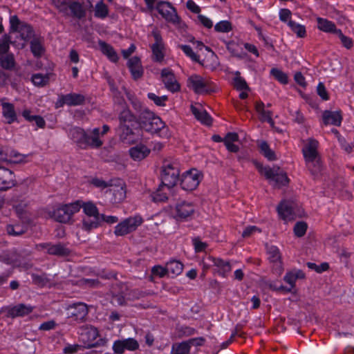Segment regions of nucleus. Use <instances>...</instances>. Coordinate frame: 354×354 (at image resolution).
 I'll return each instance as SVG.
<instances>
[{"mask_svg":"<svg viewBox=\"0 0 354 354\" xmlns=\"http://www.w3.org/2000/svg\"><path fill=\"white\" fill-rule=\"evenodd\" d=\"M189 82L192 84L194 91L196 93H211L214 91L208 84L199 75H193L189 78Z\"/></svg>","mask_w":354,"mask_h":354,"instance_id":"obj_21","label":"nucleus"},{"mask_svg":"<svg viewBox=\"0 0 354 354\" xmlns=\"http://www.w3.org/2000/svg\"><path fill=\"white\" fill-rule=\"evenodd\" d=\"M306 166L310 171L311 175L316 177L322 171V162L319 158L310 160H305Z\"/></svg>","mask_w":354,"mask_h":354,"instance_id":"obj_38","label":"nucleus"},{"mask_svg":"<svg viewBox=\"0 0 354 354\" xmlns=\"http://www.w3.org/2000/svg\"><path fill=\"white\" fill-rule=\"evenodd\" d=\"M257 167L259 172L264 175L266 179L273 182L274 187L279 188L288 185L290 180L286 173L282 171L279 167H263L262 165H258Z\"/></svg>","mask_w":354,"mask_h":354,"instance_id":"obj_5","label":"nucleus"},{"mask_svg":"<svg viewBox=\"0 0 354 354\" xmlns=\"http://www.w3.org/2000/svg\"><path fill=\"white\" fill-rule=\"evenodd\" d=\"M337 35L340 39L342 45L347 49H350L353 47V43L351 38L345 36L341 30H338Z\"/></svg>","mask_w":354,"mask_h":354,"instance_id":"obj_61","label":"nucleus"},{"mask_svg":"<svg viewBox=\"0 0 354 354\" xmlns=\"http://www.w3.org/2000/svg\"><path fill=\"white\" fill-rule=\"evenodd\" d=\"M194 212V207L192 203L186 201H181L176 205L173 212L174 217L176 220H185L191 216Z\"/></svg>","mask_w":354,"mask_h":354,"instance_id":"obj_16","label":"nucleus"},{"mask_svg":"<svg viewBox=\"0 0 354 354\" xmlns=\"http://www.w3.org/2000/svg\"><path fill=\"white\" fill-rule=\"evenodd\" d=\"M139 348L138 342L133 338L116 340L113 345V350L116 354H122L124 350L136 351Z\"/></svg>","mask_w":354,"mask_h":354,"instance_id":"obj_17","label":"nucleus"},{"mask_svg":"<svg viewBox=\"0 0 354 354\" xmlns=\"http://www.w3.org/2000/svg\"><path fill=\"white\" fill-rule=\"evenodd\" d=\"M269 259L272 262H278L280 261L281 257L278 248L275 246H272L268 250Z\"/></svg>","mask_w":354,"mask_h":354,"instance_id":"obj_63","label":"nucleus"},{"mask_svg":"<svg viewBox=\"0 0 354 354\" xmlns=\"http://www.w3.org/2000/svg\"><path fill=\"white\" fill-rule=\"evenodd\" d=\"M232 29V24L229 21H221L214 26V30L218 32H228Z\"/></svg>","mask_w":354,"mask_h":354,"instance_id":"obj_56","label":"nucleus"},{"mask_svg":"<svg viewBox=\"0 0 354 354\" xmlns=\"http://www.w3.org/2000/svg\"><path fill=\"white\" fill-rule=\"evenodd\" d=\"M189 351L190 348L188 343L183 342L173 346L171 354H189Z\"/></svg>","mask_w":354,"mask_h":354,"instance_id":"obj_50","label":"nucleus"},{"mask_svg":"<svg viewBox=\"0 0 354 354\" xmlns=\"http://www.w3.org/2000/svg\"><path fill=\"white\" fill-rule=\"evenodd\" d=\"M97 336L98 331L96 328L89 327L84 329L80 333V339L84 344V347L90 348L100 345H104L106 343V341L103 339H100L97 342L93 343Z\"/></svg>","mask_w":354,"mask_h":354,"instance_id":"obj_10","label":"nucleus"},{"mask_svg":"<svg viewBox=\"0 0 354 354\" xmlns=\"http://www.w3.org/2000/svg\"><path fill=\"white\" fill-rule=\"evenodd\" d=\"M89 183L94 187L102 189L113 186L112 180L106 182L101 178L96 177L91 178L89 181Z\"/></svg>","mask_w":354,"mask_h":354,"instance_id":"obj_52","label":"nucleus"},{"mask_svg":"<svg viewBox=\"0 0 354 354\" xmlns=\"http://www.w3.org/2000/svg\"><path fill=\"white\" fill-rule=\"evenodd\" d=\"M166 266L168 274H171L173 276L179 275L183 270V264L176 260L169 261Z\"/></svg>","mask_w":354,"mask_h":354,"instance_id":"obj_39","label":"nucleus"},{"mask_svg":"<svg viewBox=\"0 0 354 354\" xmlns=\"http://www.w3.org/2000/svg\"><path fill=\"white\" fill-rule=\"evenodd\" d=\"M342 117L340 111H325L323 113V121L324 124H333L337 127L341 125Z\"/></svg>","mask_w":354,"mask_h":354,"instance_id":"obj_27","label":"nucleus"},{"mask_svg":"<svg viewBox=\"0 0 354 354\" xmlns=\"http://www.w3.org/2000/svg\"><path fill=\"white\" fill-rule=\"evenodd\" d=\"M156 9L167 22L176 26L180 24L181 21L180 18L177 13L176 9L170 2L160 1L157 2Z\"/></svg>","mask_w":354,"mask_h":354,"instance_id":"obj_7","label":"nucleus"},{"mask_svg":"<svg viewBox=\"0 0 354 354\" xmlns=\"http://www.w3.org/2000/svg\"><path fill=\"white\" fill-rule=\"evenodd\" d=\"M200 174L196 169H191L183 175L180 180L181 187L187 191L195 189L200 183Z\"/></svg>","mask_w":354,"mask_h":354,"instance_id":"obj_12","label":"nucleus"},{"mask_svg":"<svg viewBox=\"0 0 354 354\" xmlns=\"http://www.w3.org/2000/svg\"><path fill=\"white\" fill-rule=\"evenodd\" d=\"M27 231V227L21 225H8L6 232L9 235L17 236L24 234Z\"/></svg>","mask_w":354,"mask_h":354,"instance_id":"obj_41","label":"nucleus"},{"mask_svg":"<svg viewBox=\"0 0 354 354\" xmlns=\"http://www.w3.org/2000/svg\"><path fill=\"white\" fill-rule=\"evenodd\" d=\"M161 76L165 88L168 91L174 93L180 90V86L171 70L167 68H163L161 71Z\"/></svg>","mask_w":354,"mask_h":354,"instance_id":"obj_18","label":"nucleus"},{"mask_svg":"<svg viewBox=\"0 0 354 354\" xmlns=\"http://www.w3.org/2000/svg\"><path fill=\"white\" fill-rule=\"evenodd\" d=\"M192 243L196 252L205 251L207 247V244L205 242H202L199 237H194L192 239Z\"/></svg>","mask_w":354,"mask_h":354,"instance_id":"obj_62","label":"nucleus"},{"mask_svg":"<svg viewBox=\"0 0 354 354\" xmlns=\"http://www.w3.org/2000/svg\"><path fill=\"white\" fill-rule=\"evenodd\" d=\"M80 283L88 288H99L102 286L101 282L97 279H85L80 280Z\"/></svg>","mask_w":354,"mask_h":354,"instance_id":"obj_59","label":"nucleus"},{"mask_svg":"<svg viewBox=\"0 0 354 354\" xmlns=\"http://www.w3.org/2000/svg\"><path fill=\"white\" fill-rule=\"evenodd\" d=\"M114 196V201L115 203L120 202L126 197V191L122 186L117 187L110 190Z\"/></svg>","mask_w":354,"mask_h":354,"instance_id":"obj_55","label":"nucleus"},{"mask_svg":"<svg viewBox=\"0 0 354 354\" xmlns=\"http://www.w3.org/2000/svg\"><path fill=\"white\" fill-rule=\"evenodd\" d=\"M296 204L290 201H282L277 206L279 216L283 220H293L296 217Z\"/></svg>","mask_w":354,"mask_h":354,"instance_id":"obj_15","label":"nucleus"},{"mask_svg":"<svg viewBox=\"0 0 354 354\" xmlns=\"http://www.w3.org/2000/svg\"><path fill=\"white\" fill-rule=\"evenodd\" d=\"M80 204L85 214L82 219V229L90 232L100 225V214L96 205L91 201L86 203L80 201Z\"/></svg>","mask_w":354,"mask_h":354,"instance_id":"obj_4","label":"nucleus"},{"mask_svg":"<svg viewBox=\"0 0 354 354\" xmlns=\"http://www.w3.org/2000/svg\"><path fill=\"white\" fill-rule=\"evenodd\" d=\"M14 174L11 170L5 167H0V190H6L14 186Z\"/></svg>","mask_w":354,"mask_h":354,"instance_id":"obj_22","label":"nucleus"},{"mask_svg":"<svg viewBox=\"0 0 354 354\" xmlns=\"http://www.w3.org/2000/svg\"><path fill=\"white\" fill-rule=\"evenodd\" d=\"M84 101L85 97L83 95L73 93L62 95L59 102L60 106H62L63 104H67L68 106H78L83 104Z\"/></svg>","mask_w":354,"mask_h":354,"instance_id":"obj_24","label":"nucleus"},{"mask_svg":"<svg viewBox=\"0 0 354 354\" xmlns=\"http://www.w3.org/2000/svg\"><path fill=\"white\" fill-rule=\"evenodd\" d=\"M23 117L28 122H35L36 125L39 128H44L46 125V122L44 118L40 115H31V111L30 110L26 109L22 112Z\"/></svg>","mask_w":354,"mask_h":354,"instance_id":"obj_37","label":"nucleus"},{"mask_svg":"<svg viewBox=\"0 0 354 354\" xmlns=\"http://www.w3.org/2000/svg\"><path fill=\"white\" fill-rule=\"evenodd\" d=\"M5 310L6 311V317L15 318L29 315L32 312L33 307L30 305L19 304L12 307H8Z\"/></svg>","mask_w":354,"mask_h":354,"instance_id":"obj_19","label":"nucleus"},{"mask_svg":"<svg viewBox=\"0 0 354 354\" xmlns=\"http://www.w3.org/2000/svg\"><path fill=\"white\" fill-rule=\"evenodd\" d=\"M80 201H77L69 204L59 205L55 207L53 210L49 211L48 215L59 223H66L71 220L75 213L80 211Z\"/></svg>","mask_w":354,"mask_h":354,"instance_id":"obj_3","label":"nucleus"},{"mask_svg":"<svg viewBox=\"0 0 354 354\" xmlns=\"http://www.w3.org/2000/svg\"><path fill=\"white\" fill-rule=\"evenodd\" d=\"M0 64L2 68L10 70L15 66V59L12 55L7 54L0 58Z\"/></svg>","mask_w":354,"mask_h":354,"instance_id":"obj_47","label":"nucleus"},{"mask_svg":"<svg viewBox=\"0 0 354 354\" xmlns=\"http://www.w3.org/2000/svg\"><path fill=\"white\" fill-rule=\"evenodd\" d=\"M270 74L280 83L286 84L288 82V77L286 73L277 68H272Z\"/></svg>","mask_w":354,"mask_h":354,"instance_id":"obj_49","label":"nucleus"},{"mask_svg":"<svg viewBox=\"0 0 354 354\" xmlns=\"http://www.w3.org/2000/svg\"><path fill=\"white\" fill-rule=\"evenodd\" d=\"M149 99L152 100L157 106H164L165 105V102L168 100L167 95H162L159 97L153 93H149L147 95Z\"/></svg>","mask_w":354,"mask_h":354,"instance_id":"obj_60","label":"nucleus"},{"mask_svg":"<svg viewBox=\"0 0 354 354\" xmlns=\"http://www.w3.org/2000/svg\"><path fill=\"white\" fill-rule=\"evenodd\" d=\"M68 9L71 11V15L75 19H82L85 18L86 10L82 3L78 1H69Z\"/></svg>","mask_w":354,"mask_h":354,"instance_id":"obj_28","label":"nucleus"},{"mask_svg":"<svg viewBox=\"0 0 354 354\" xmlns=\"http://www.w3.org/2000/svg\"><path fill=\"white\" fill-rule=\"evenodd\" d=\"M318 142L313 138H309L308 144L302 149L305 160H310L319 158L317 152Z\"/></svg>","mask_w":354,"mask_h":354,"instance_id":"obj_25","label":"nucleus"},{"mask_svg":"<svg viewBox=\"0 0 354 354\" xmlns=\"http://www.w3.org/2000/svg\"><path fill=\"white\" fill-rule=\"evenodd\" d=\"M120 286H121V289H122L121 292L118 293V294H114L112 297L111 302L113 304H117L118 306H124L126 304V301H125L126 294H125L124 291L123 290V288L127 290V286L124 285V284H121Z\"/></svg>","mask_w":354,"mask_h":354,"instance_id":"obj_48","label":"nucleus"},{"mask_svg":"<svg viewBox=\"0 0 354 354\" xmlns=\"http://www.w3.org/2000/svg\"><path fill=\"white\" fill-rule=\"evenodd\" d=\"M288 25L291 30L297 34V37L303 38L306 35V28L304 26L297 24L296 22L290 20Z\"/></svg>","mask_w":354,"mask_h":354,"instance_id":"obj_46","label":"nucleus"},{"mask_svg":"<svg viewBox=\"0 0 354 354\" xmlns=\"http://www.w3.org/2000/svg\"><path fill=\"white\" fill-rule=\"evenodd\" d=\"M32 81L35 85L43 86L48 82L49 77L48 75H44L41 73H37L32 76Z\"/></svg>","mask_w":354,"mask_h":354,"instance_id":"obj_51","label":"nucleus"},{"mask_svg":"<svg viewBox=\"0 0 354 354\" xmlns=\"http://www.w3.org/2000/svg\"><path fill=\"white\" fill-rule=\"evenodd\" d=\"M10 32H19L21 38L28 41L36 37L32 27L24 21H20L17 15H12L10 18Z\"/></svg>","mask_w":354,"mask_h":354,"instance_id":"obj_6","label":"nucleus"},{"mask_svg":"<svg viewBox=\"0 0 354 354\" xmlns=\"http://www.w3.org/2000/svg\"><path fill=\"white\" fill-rule=\"evenodd\" d=\"M179 48L187 57H190L192 60L197 63L199 62V56L194 53L192 48L189 45H179Z\"/></svg>","mask_w":354,"mask_h":354,"instance_id":"obj_58","label":"nucleus"},{"mask_svg":"<svg viewBox=\"0 0 354 354\" xmlns=\"http://www.w3.org/2000/svg\"><path fill=\"white\" fill-rule=\"evenodd\" d=\"M191 110L195 118L203 124L208 126L212 124V119L206 111L198 109L193 105L191 106Z\"/></svg>","mask_w":354,"mask_h":354,"instance_id":"obj_36","label":"nucleus"},{"mask_svg":"<svg viewBox=\"0 0 354 354\" xmlns=\"http://www.w3.org/2000/svg\"><path fill=\"white\" fill-rule=\"evenodd\" d=\"M12 43L10 41V37L8 35H4L0 39V54L6 53L10 48V44Z\"/></svg>","mask_w":354,"mask_h":354,"instance_id":"obj_57","label":"nucleus"},{"mask_svg":"<svg viewBox=\"0 0 354 354\" xmlns=\"http://www.w3.org/2000/svg\"><path fill=\"white\" fill-rule=\"evenodd\" d=\"M283 280L290 285L289 288H291V290L294 289L295 286L296 279L294 275V272H288L283 277Z\"/></svg>","mask_w":354,"mask_h":354,"instance_id":"obj_64","label":"nucleus"},{"mask_svg":"<svg viewBox=\"0 0 354 354\" xmlns=\"http://www.w3.org/2000/svg\"><path fill=\"white\" fill-rule=\"evenodd\" d=\"M154 37L155 43L151 46L152 51V59L156 62H161L164 57V43L160 31L153 30L151 32Z\"/></svg>","mask_w":354,"mask_h":354,"instance_id":"obj_13","label":"nucleus"},{"mask_svg":"<svg viewBox=\"0 0 354 354\" xmlns=\"http://www.w3.org/2000/svg\"><path fill=\"white\" fill-rule=\"evenodd\" d=\"M69 318L77 322H83L86 320L88 313L87 306L84 303L74 304L68 309Z\"/></svg>","mask_w":354,"mask_h":354,"instance_id":"obj_14","label":"nucleus"},{"mask_svg":"<svg viewBox=\"0 0 354 354\" xmlns=\"http://www.w3.org/2000/svg\"><path fill=\"white\" fill-rule=\"evenodd\" d=\"M205 50L208 51L209 54L206 55L205 58L202 61L199 59L198 64L211 70L216 69L219 66L217 55L209 47H205Z\"/></svg>","mask_w":354,"mask_h":354,"instance_id":"obj_26","label":"nucleus"},{"mask_svg":"<svg viewBox=\"0 0 354 354\" xmlns=\"http://www.w3.org/2000/svg\"><path fill=\"white\" fill-rule=\"evenodd\" d=\"M42 248L46 249L47 252L51 255L59 257H66L71 253V250L62 243L52 245L51 243H42L39 245Z\"/></svg>","mask_w":354,"mask_h":354,"instance_id":"obj_23","label":"nucleus"},{"mask_svg":"<svg viewBox=\"0 0 354 354\" xmlns=\"http://www.w3.org/2000/svg\"><path fill=\"white\" fill-rule=\"evenodd\" d=\"M71 136L81 149H85L86 132L82 128L75 127L70 131Z\"/></svg>","mask_w":354,"mask_h":354,"instance_id":"obj_29","label":"nucleus"},{"mask_svg":"<svg viewBox=\"0 0 354 354\" xmlns=\"http://www.w3.org/2000/svg\"><path fill=\"white\" fill-rule=\"evenodd\" d=\"M150 153V149L144 145H138L129 149V154L134 160H141Z\"/></svg>","mask_w":354,"mask_h":354,"instance_id":"obj_30","label":"nucleus"},{"mask_svg":"<svg viewBox=\"0 0 354 354\" xmlns=\"http://www.w3.org/2000/svg\"><path fill=\"white\" fill-rule=\"evenodd\" d=\"M180 171L174 164L168 163L163 167L161 174V185L170 189L178 180Z\"/></svg>","mask_w":354,"mask_h":354,"instance_id":"obj_9","label":"nucleus"},{"mask_svg":"<svg viewBox=\"0 0 354 354\" xmlns=\"http://www.w3.org/2000/svg\"><path fill=\"white\" fill-rule=\"evenodd\" d=\"M119 126L118 133L120 140L125 143L133 142L136 139V133L127 123L134 122L135 115L129 107H124L118 115Z\"/></svg>","mask_w":354,"mask_h":354,"instance_id":"obj_2","label":"nucleus"},{"mask_svg":"<svg viewBox=\"0 0 354 354\" xmlns=\"http://www.w3.org/2000/svg\"><path fill=\"white\" fill-rule=\"evenodd\" d=\"M213 265L218 268L217 272L223 277H225L231 271V265L229 261H225L221 259L212 257Z\"/></svg>","mask_w":354,"mask_h":354,"instance_id":"obj_33","label":"nucleus"},{"mask_svg":"<svg viewBox=\"0 0 354 354\" xmlns=\"http://www.w3.org/2000/svg\"><path fill=\"white\" fill-rule=\"evenodd\" d=\"M234 78V87L238 91H248L250 88L245 80L241 77L240 72L236 71Z\"/></svg>","mask_w":354,"mask_h":354,"instance_id":"obj_44","label":"nucleus"},{"mask_svg":"<svg viewBox=\"0 0 354 354\" xmlns=\"http://www.w3.org/2000/svg\"><path fill=\"white\" fill-rule=\"evenodd\" d=\"M86 145L85 149L91 147L93 149H98L101 147L103 145V142L100 139V138L94 137L93 135H89L86 133Z\"/></svg>","mask_w":354,"mask_h":354,"instance_id":"obj_43","label":"nucleus"},{"mask_svg":"<svg viewBox=\"0 0 354 354\" xmlns=\"http://www.w3.org/2000/svg\"><path fill=\"white\" fill-rule=\"evenodd\" d=\"M162 187L164 186L160 184L157 190L152 193L151 197L154 202H164L168 199L167 194L162 190Z\"/></svg>","mask_w":354,"mask_h":354,"instance_id":"obj_53","label":"nucleus"},{"mask_svg":"<svg viewBox=\"0 0 354 354\" xmlns=\"http://www.w3.org/2000/svg\"><path fill=\"white\" fill-rule=\"evenodd\" d=\"M26 156L6 147H0V167L3 164L21 163L24 162Z\"/></svg>","mask_w":354,"mask_h":354,"instance_id":"obj_11","label":"nucleus"},{"mask_svg":"<svg viewBox=\"0 0 354 354\" xmlns=\"http://www.w3.org/2000/svg\"><path fill=\"white\" fill-rule=\"evenodd\" d=\"M2 115L8 124H12L17 119L15 106L12 103L2 102Z\"/></svg>","mask_w":354,"mask_h":354,"instance_id":"obj_31","label":"nucleus"},{"mask_svg":"<svg viewBox=\"0 0 354 354\" xmlns=\"http://www.w3.org/2000/svg\"><path fill=\"white\" fill-rule=\"evenodd\" d=\"M264 107L265 104L263 102L259 101L256 102L255 109L261 115L262 120H266L270 124L274 123L272 118V112L270 111H266Z\"/></svg>","mask_w":354,"mask_h":354,"instance_id":"obj_40","label":"nucleus"},{"mask_svg":"<svg viewBox=\"0 0 354 354\" xmlns=\"http://www.w3.org/2000/svg\"><path fill=\"white\" fill-rule=\"evenodd\" d=\"M109 15L107 6L103 2L100 1L95 5V17L100 19L106 17Z\"/></svg>","mask_w":354,"mask_h":354,"instance_id":"obj_45","label":"nucleus"},{"mask_svg":"<svg viewBox=\"0 0 354 354\" xmlns=\"http://www.w3.org/2000/svg\"><path fill=\"white\" fill-rule=\"evenodd\" d=\"M124 89L136 112L134 122L138 124L139 128L151 134H156L160 138L168 139L171 136L169 129L161 118L148 108L144 107L140 100L125 88Z\"/></svg>","mask_w":354,"mask_h":354,"instance_id":"obj_1","label":"nucleus"},{"mask_svg":"<svg viewBox=\"0 0 354 354\" xmlns=\"http://www.w3.org/2000/svg\"><path fill=\"white\" fill-rule=\"evenodd\" d=\"M44 39L39 36H36L30 40V50L36 57H40L45 51L43 46Z\"/></svg>","mask_w":354,"mask_h":354,"instance_id":"obj_32","label":"nucleus"},{"mask_svg":"<svg viewBox=\"0 0 354 354\" xmlns=\"http://www.w3.org/2000/svg\"><path fill=\"white\" fill-rule=\"evenodd\" d=\"M143 222L140 216L129 217L115 227L114 233L116 236H124L135 231Z\"/></svg>","mask_w":354,"mask_h":354,"instance_id":"obj_8","label":"nucleus"},{"mask_svg":"<svg viewBox=\"0 0 354 354\" xmlns=\"http://www.w3.org/2000/svg\"><path fill=\"white\" fill-rule=\"evenodd\" d=\"M99 46L102 53L106 55L112 62L116 63L118 61V54L111 45L105 41H100Z\"/></svg>","mask_w":354,"mask_h":354,"instance_id":"obj_35","label":"nucleus"},{"mask_svg":"<svg viewBox=\"0 0 354 354\" xmlns=\"http://www.w3.org/2000/svg\"><path fill=\"white\" fill-rule=\"evenodd\" d=\"M317 21V27L320 30L337 35L339 29H337L335 24L333 21L321 17H318Z\"/></svg>","mask_w":354,"mask_h":354,"instance_id":"obj_34","label":"nucleus"},{"mask_svg":"<svg viewBox=\"0 0 354 354\" xmlns=\"http://www.w3.org/2000/svg\"><path fill=\"white\" fill-rule=\"evenodd\" d=\"M261 153L269 160H274L277 159L276 155L272 151L267 142L262 141L259 145Z\"/></svg>","mask_w":354,"mask_h":354,"instance_id":"obj_42","label":"nucleus"},{"mask_svg":"<svg viewBox=\"0 0 354 354\" xmlns=\"http://www.w3.org/2000/svg\"><path fill=\"white\" fill-rule=\"evenodd\" d=\"M308 225L304 221L297 222L294 226V233L297 237H302L306 232Z\"/></svg>","mask_w":354,"mask_h":354,"instance_id":"obj_54","label":"nucleus"},{"mask_svg":"<svg viewBox=\"0 0 354 354\" xmlns=\"http://www.w3.org/2000/svg\"><path fill=\"white\" fill-rule=\"evenodd\" d=\"M127 65L134 80H138L143 76L144 68L139 57L134 56L131 57L129 59Z\"/></svg>","mask_w":354,"mask_h":354,"instance_id":"obj_20","label":"nucleus"}]
</instances>
